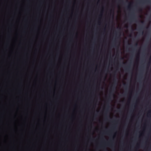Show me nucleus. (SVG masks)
I'll use <instances>...</instances> for the list:
<instances>
[{
	"label": "nucleus",
	"instance_id": "obj_1",
	"mask_svg": "<svg viewBox=\"0 0 151 151\" xmlns=\"http://www.w3.org/2000/svg\"><path fill=\"white\" fill-rule=\"evenodd\" d=\"M116 78L114 77V83L113 84L112 86V88L111 89V91H114L116 88Z\"/></svg>",
	"mask_w": 151,
	"mask_h": 151
},
{
	"label": "nucleus",
	"instance_id": "obj_2",
	"mask_svg": "<svg viewBox=\"0 0 151 151\" xmlns=\"http://www.w3.org/2000/svg\"><path fill=\"white\" fill-rule=\"evenodd\" d=\"M132 18L129 19V21H131V22L132 21V20L134 19V14L133 13H132Z\"/></svg>",
	"mask_w": 151,
	"mask_h": 151
},
{
	"label": "nucleus",
	"instance_id": "obj_3",
	"mask_svg": "<svg viewBox=\"0 0 151 151\" xmlns=\"http://www.w3.org/2000/svg\"><path fill=\"white\" fill-rule=\"evenodd\" d=\"M130 68V66H128L127 67V68H125V70H126L129 71V69Z\"/></svg>",
	"mask_w": 151,
	"mask_h": 151
},
{
	"label": "nucleus",
	"instance_id": "obj_4",
	"mask_svg": "<svg viewBox=\"0 0 151 151\" xmlns=\"http://www.w3.org/2000/svg\"><path fill=\"white\" fill-rule=\"evenodd\" d=\"M117 42V38H115L114 40V43L115 44H116Z\"/></svg>",
	"mask_w": 151,
	"mask_h": 151
},
{
	"label": "nucleus",
	"instance_id": "obj_5",
	"mask_svg": "<svg viewBox=\"0 0 151 151\" xmlns=\"http://www.w3.org/2000/svg\"><path fill=\"white\" fill-rule=\"evenodd\" d=\"M139 29H140V30H142V31L143 30V29H142V27L140 28Z\"/></svg>",
	"mask_w": 151,
	"mask_h": 151
},
{
	"label": "nucleus",
	"instance_id": "obj_6",
	"mask_svg": "<svg viewBox=\"0 0 151 151\" xmlns=\"http://www.w3.org/2000/svg\"><path fill=\"white\" fill-rule=\"evenodd\" d=\"M109 99H108V101H109V98H110V96H109Z\"/></svg>",
	"mask_w": 151,
	"mask_h": 151
},
{
	"label": "nucleus",
	"instance_id": "obj_7",
	"mask_svg": "<svg viewBox=\"0 0 151 151\" xmlns=\"http://www.w3.org/2000/svg\"><path fill=\"white\" fill-rule=\"evenodd\" d=\"M107 106H108V107H109V104H108V103H107Z\"/></svg>",
	"mask_w": 151,
	"mask_h": 151
},
{
	"label": "nucleus",
	"instance_id": "obj_8",
	"mask_svg": "<svg viewBox=\"0 0 151 151\" xmlns=\"http://www.w3.org/2000/svg\"><path fill=\"white\" fill-rule=\"evenodd\" d=\"M147 1L148 2H149V1L148 0H147Z\"/></svg>",
	"mask_w": 151,
	"mask_h": 151
},
{
	"label": "nucleus",
	"instance_id": "obj_9",
	"mask_svg": "<svg viewBox=\"0 0 151 151\" xmlns=\"http://www.w3.org/2000/svg\"><path fill=\"white\" fill-rule=\"evenodd\" d=\"M135 45H136V46H137V43H136V44Z\"/></svg>",
	"mask_w": 151,
	"mask_h": 151
},
{
	"label": "nucleus",
	"instance_id": "obj_10",
	"mask_svg": "<svg viewBox=\"0 0 151 151\" xmlns=\"http://www.w3.org/2000/svg\"><path fill=\"white\" fill-rule=\"evenodd\" d=\"M124 86L125 87L126 86V84H124Z\"/></svg>",
	"mask_w": 151,
	"mask_h": 151
},
{
	"label": "nucleus",
	"instance_id": "obj_11",
	"mask_svg": "<svg viewBox=\"0 0 151 151\" xmlns=\"http://www.w3.org/2000/svg\"><path fill=\"white\" fill-rule=\"evenodd\" d=\"M141 22L142 23H143V21H141Z\"/></svg>",
	"mask_w": 151,
	"mask_h": 151
},
{
	"label": "nucleus",
	"instance_id": "obj_12",
	"mask_svg": "<svg viewBox=\"0 0 151 151\" xmlns=\"http://www.w3.org/2000/svg\"><path fill=\"white\" fill-rule=\"evenodd\" d=\"M111 94V92H110V95Z\"/></svg>",
	"mask_w": 151,
	"mask_h": 151
},
{
	"label": "nucleus",
	"instance_id": "obj_13",
	"mask_svg": "<svg viewBox=\"0 0 151 151\" xmlns=\"http://www.w3.org/2000/svg\"><path fill=\"white\" fill-rule=\"evenodd\" d=\"M117 32H116V35H117Z\"/></svg>",
	"mask_w": 151,
	"mask_h": 151
},
{
	"label": "nucleus",
	"instance_id": "obj_14",
	"mask_svg": "<svg viewBox=\"0 0 151 151\" xmlns=\"http://www.w3.org/2000/svg\"><path fill=\"white\" fill-rule=\"evenodd\" d=\"M131 5V4H129V6H130V5ZM129 7H128L129 8Z\"/></svg>",
	"mask_w": 151,
	"mask_h": 151
},
{
	"label": "nucleus",
	"instance_id": "obj_15",
	"mask_svg": "<svg viewBox=\"0 0 151 151\" xmlns=\"http://www.w3.org/2000/svg\"><path fill=\"white\" fill-rule=\"evenodd\" d=\"M149 65H150V62H149Z\"/></svg>",
	"mask_w": 151,
	"mask_h": 151
}]
</instances>
